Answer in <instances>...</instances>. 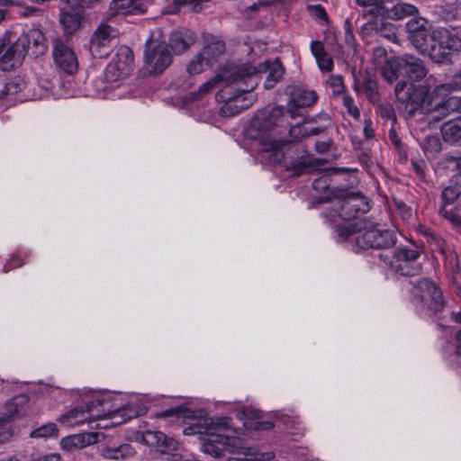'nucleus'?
<instances>
[{
	"instance_id": "obj_7",
	"label": "nucleus",
	"mask_w": 461,
	"mask_h": 461,
	"mask_svg": "<svg viewBox=\"0 0 461 461\" xmlns=\"http://www.w3.org/2000/svg\"><path fill=\"white\" fill-rule=\"evenodd\" d=\"M332 194L336 198L332 206L333 211L344 221L357 219L371 209L369 199L361 193L341 189L332 192Z\"/></svg>"
},
{
	"instance_id": "obj_51",
	"label": "nucleus",
	"mask_w": 461,
	"mask_h": 461,
	"mask_svg": "<svg viewBox=\"0 0 461 461\" xmlns=\"http://www.w3.org/2000/svg\"><path fill=\"white\" fill-rule=\"evenodd\" d=\"M439 214L456 225H461V215L456 209L447 210V206H440Z\"/></svg>"
},
{
	"instance_id": "obj_43",
	"label": "nucleus",
	"mask_w": 461,
	"mask_h": 461,
	"mask_svg": "<svg viewBox=\"0 0 461 461\" xmlns=\"http://www.w3.org/2000/svg\"><path fill=\"white\" fill-rule=\"evenodd\" d=\"M422 149L425 152L431 154L440 152L442 149L440 138L437 135L427 136L423 140Z\"/></svg>"
},
{
	"instance_id": "obj_17",
	"label": "nucleus",
	"mask_w": 461,
	"mask_h": 461,
	"mask_svg": "<svg viewBox=\"0 0 461 461\" xmlns=\"http://www.w3.org/2000/svg\"><path fill=\"white\" fill-rule=\"evenodd\" d=\"M100 438H104V435L98 432L78 433L63 438L60 445L64 450L74 451L98 442Z\"/></svg>"
},
{
	"instance_id": "obj_52",
	"label": "nucleus",
	"mask_w": 461,
	"mask_h": 461,
	"mask_svg": "<svg viewBox=\"0 0 461 461\" xmlns=\"http://www.w3.org/2000/svg\"><path fill=\"white\" fill-rule=\"evenodd\" d=\"M289 136L292 141H297L307 137V128L303 127L300 123L292 125L289 130Z\"/></svg>"
},
{
	"instance_id": "obj_57",
	"label": "nucleus",
	"mask_w": 461,
	"mask_h": 461,
	"mask_svg": "<svg viewBox=\"0 0 461 461\" xmlns=\"http://www.w3.org/2000/svg\"><path fill=\"white\" fill-rule=\"evenodd\" d=\"M413 171L416 173L418 176L420 178L425 177V167L426 163L423 159H411V161Z\"/></svg>"
},
{
	"instance_id": "obj_47",
	"label": "nucleus",
	"mask_w": 461,
	"mask_h": 461,
	"mask_svg": "<svg viewBox=\"0 0 461 461\" xmlns=\"http://www.w3.org/2000/svg\"><path fill=\"white\" fill-rule=\"evenodd\" d=\"M342 103L344 107L347 109L348 115L358 121L360 119L361 113L358 107L355 104L353 97L345 94L342 98Z\"/></svg>"
},
{
	"instance_id": "obj_32",
	"label": "nucleus",
	"mask_w": 461,
	"mask_h": 461,
	"mask_svg": "<svg viewBox=\"0 0 461 461\" xmlns=\"http://www.w3.org/2000/svg\"><path fill=\"white\" fill-rule=\"evenodd\" d=\"M136 9L135 0H113L107 11L106 21L119 14H127Z\"/></svg>"
},
{
	"instance_id": "obj_63",
	"label": "nucleus",
	"mask_w": 461,
	"mask_h": 461,
	"mask_svg": "<svg viewBox=\"0 0 461 461\" xmlns=\"http://www.w3.org/2000/svg\"><path fill=\"white\" fill-rule=\"evenodd\" d=\"M364 135L367 140L375 137V131L372 127V122L370 120L365 121Z\"/></svg>"
},
{
	"instance_id": "obj_48",
	"label": "nucleus",
	"mask_w": 461,
	"mask_h": 461,
	"mask_svg": "<svg viewBox=\"0 0 461 461\" xmlns=\"http://www.w3.org/2000/svg\"><path fill=\"white\" fill-rule=\"evenodd\" d=\"M378 112L382 119L390 121L392 126H394V124L397 122V117L394 109L393 108L392 105L379 104Z\"/></svg>"
},
{
	"instance_id": "obj_49",
	"label": "nucleus",
	"mask_w": 461,
	"mask_h": 461,
	"mask_svg": "<svg viewBox=\"0 0 461 461\" xmlns=\"http://www.w3.org/2000/svg\"><path fill=\"white\" fill-rule=\"evenodd\" d=\"M328 83L334 95H339L345 92L346 86L342 76L331 75Z\"/></svg>"
},
{
	"instance_id": "obj_8",
	"label": "nucleus",
	"mask_w": 461,
	"mask_h": 461,
	"mask_svg": "<svg viewBox=\"0 0 461 461\" xmlns=\"http://www.w3.org/2000/svg\"><path fill=\"white\" fill-rule=\"evenodd\" d=\"M397 243L396 232L379 229L378 224L364 219L361 234L356 236V244L361 249H388Z\"/></svg>"
},
{
	"instance_id": "obj_11",
	"label": "nucleus",
	"mask_w": 461,
	"mask_h": 461,
	"mask_svg": "<svg viewBox=\"0 0 461 461\" xmlns=\"http://www.w3.org/2000/svg\"><path fill=\"white\" fill-rule=\"evenodd\" d=\"M352 77L353 89L357 95H365L367 100L373 104L381 102L376 77L371 70L366 69L364 73H362L360 71L357 72L356 68H353Z\"/></svg>"
},
{
	"instance_id": "obj_41",
	"label": "nucleus",
	"mask_w": 461,
	"mask_h": 461,
	"mask_svg": "<svg viewBox=\"0 0 461 461\" xmlns=\"http://www.w3.org/2000/svg\"><path fill=\"white\" fill-rule=\"evenodd\" d=\"M461 111V97L450 96L434 104L433 110Z\"/></svg>"
},
{
	"instance_id": "obj_24",
	"label": "nucleus",
	"mask_w": 461,
	"mask_h": 461,
	"mask_svg": "<svg viewBox=\"0 0 461 461\" xmlns=\"http://www.w3.org/2000/svg\"><path fill=\"white\" fill-rule=\"evenodd\" d=\"M221 432L222 431H216L214 434H207L211 438L203 444L204 452L215 457L222 455L224 446L227 444L229 438L222 435Z\"/></svg>"
},
{
	"instance_id": "obj_38",
	"label": "nucleus",
	"mask_w": 461,
	"mask_h": 461,
	"mask_svg": "<svg viewBox=\"0 0 461 461\" xmlns=\"http://www.w3.org/2000/svg\"><path fill=\"white\" fill-rule=\"evenodd\" d=\"M461 194V185L458 184L450 185L445 187L441 192L442 204L447 206L453 204Z\"/></svg>"
},
{
	"instance_id": "obj_21",
	"label": "nucleus",
	"mask_w": 461,
	"mask_h": 461,
	"mask_svg": "<svg viewBox=\"0 0 461 461\" xmlns=\"http://www.w3.org/2000/svg\"><path fill=\"white\" fill-rule=\"evenodd\" d=\"M27 403L28 400L25 396L14 397L2 407L0 417L5 418V421L10 424L13 419L24 413V407Z\"/></svg>"
},
{
	"instance_id": "obj_34",
	"label": "nucleus",
	"mask_w": 461,
	"mask_h": 461,
	"mask_svg": "<svg viewBox=\"0 0 461 461\" xmlns=\"http://www.w3.org/2000/svg\"><path fill=\"white\" fill-rule=\"evenodd\" d=\"M400 56L387 59L381 67L380 72L384 80L392 84L402 76V69L399 67Z\"/></svg>"
},
{
	"instance_id": "obj_1",
	"label": "nucleus",
	"mask_w": 461,
	"mask_h": 461,
	"mask_svg": "<svg viewBox=\"0 0 461 461\" xmlns=\"http://www.w3.org/2000/svg\"><path fill=\"white\" fill-rule=\"evenodd\" d=\"M407 38L417 51L422 55H429L433 62H446L448 56L437 49L438 27L433 28L422 17H413L405 25Z\"/></svg>"
},
{
	"instance_id": "obj_16",
	"label": "nucleus",
	"mask_w": 461,
	"mask_h": 461,
	"mask_svg": "<svg viewBox=\"0 0 461 461\" xmlns=\"http://www.w3.org/2000/svg\"><path fill=\"white\" fill-rule=\"evenodd\" d=\"M93 405L94 402H92L86 404V406L74 408L61 415L57 420L66 427H74L86 422L90 423L98 416L91 414Z\"/></svg>"
},
{
	"instance_id": "obj_29",
	"label": "nucleus",
	"mask_w": 461,
	"mask_h": 461,
	"mask_svg": "<svg viewBox=\"0 0 461 461\" xmlns=\"http://www.w3.org/2000/svg\"><path fill=\"white\" fill-rule=\"evenodd\" d=\"M99 452L104 458L124 459L133 456L134 449L130 444H122L118 447L104 446Z\"/></svg>"
},
{
	"instance_id": "obj_26",
	"label": "nucleus",
	"mask_w": 461,
	"mask_h": 461,
	"mask_svg": "<svg viewBox=\"0 0 461 461\" xmlns=\"http://www.w3.org/2000/svg\"><path fill=\"white\" fill-rule=\"evenodd\" d=\"M419 14V9L411 4L400 2L387 8L384 18L399 21L408 16H415Z\"/></svg>"
},
{
	"instance_id": "obj_61",
	"label": "nucleus",
	"mask_w": 461,
	"mask_h": 461,
	"mask_svg": "<svg viewBox=\"0 0 461 461\" xmlns=\"http://www.w3.org/2000/svg\"><path fill=\"white\" fill-rule=\"evenodd\" d=\"M357 156L362 164L366 165V167H370L372 165V159L369 149H366L361 150V152H359Z\"/></svg>"
},
{
	"instance_id": "obj_56",
	"label": "nucleus",
	"mask_w": 461,
	"mask_h": 461,
	"mask_svg": "<svg viewBox=\"0 0 461 461\" xmlns=\"http://www.w3.org/2000/svg\"><path fill=\"white\" fill-rule=\"evenodd\" d=\"M320 68L323 71H331L333 68V60L326 52L325 54L316 58Z\"/></svg>"
},
{
	"instance_id": "obj_23",
	"label": "nucleus",
	"mask_w": 461,
	"mask_h": 461,
	"mask_svg": "<svg viewBox=\"0 0 461 461\" xmlns=\"http://www.w3.org/2000/svg\"><path fill=\"white\" fill-rule=\"evenodd\" d=\"M196 41L194 32L187 28H179L175 31V55L186 51Z\"/></svg>"
},
{
	"instance_id": "obj_35",
	"label": "nucleus",
	"mask_w": 461,
	"mask_h": 461,
	"mask_svg": "<svg viewBox=\"0 0 461 461\" xmlns=\"http://www.w3.org/2000/svg\"><path fill=\"white\" fill-rule=\"evenodd\" d=\"M226 50L225 42L223 41H215L206 45L201 51L202 58L206 59V66L211 67Z\"/></svg>"
},
{
	"instance_id": "obj_45",
	"label": "nucleus",
	"mask_w": 461,
	"mask_h": 461,
	"mask_svg": "<svg viewBox=\"0 0 461 461\" xmlns=\"http://www.w3.org/2000/svg\"><path fill=\"white\" fill-rule=\"evenodd\" d=\"M192 13H200L203 9L202 0H175V14L182 8Z\"/></svg>"
},
{
	"instance_id": "obj_14",
	"label": "nucleus",
	"mask_w": 461,
	"mask_h": 461,
	"mask_svg": "<svg viewBox=\"0 0 461 461\" xmlns=\"http://www.w3.org/2000/svg\"><path fill=\"white\" fill-rule=\"evenodd\" d=\"M434 36L438 38L437 49L443 50L448 56L447 61L436 63L440 65L451 64V53L461 51V36L459 32L445 27H438V33Z\"/></svg>"
},
{
	"instance_id": "obj_39",
	"label": "nucleus",
	"mask_w": 461,
	"mask_h": 461,
	"mask_svg": "<svg viewBox=\"0 0 461 461\" xmlns=\"http://www.w3.org/2000/svg\"><path fill=\"white\" fill-rule=\"evenodd\" d=\"M432 296L429 299L428 307L435 313L440 312L446 304L443 293L440 288H432Z\"/></svg>"
},
{
	"instance_id": "obj_60",
	"label": "nucleus",
	"mask_w": 461,
	"mask_h": 461,
	"mask_svg": "<svg viewBox=\"0 0 461 461\" xmlns=\"http://www.w3.org/2000/svg\"><path fill=\"white\" fill-rule=\"evenodd\" d=\"M388 138L395 149L401 148V146H403V144L401 140V138L399 137V135L397 134V132L394 129V126H392V128L390 129L389 133H388Z\"/></svg>"
},
{
	"instance_id": "obj_33",
	"label": "nucleus",
	"mask_w": 461,
	"mask_h": 461,
	"mask_svg": "<svg viewBox=\"0 0 461 461\" xmlns=\"http://www.w3.org/2000/svg\"><path fill=\"white\" fill-rule=\"evenodd\" d=\"M141 441L149 447H158V450L165 454L167 447V437L161 431L147 430L141 435Z\"/></svg>"
},
{
	"instance_id": "obj_15",
	"label": "nucleus",
	"mask_w": 461,
	"mask_h": 461,
	"mask_svg": "<svg viewBox=\"0 0 461 461\" xmlns=\"http://www.w3.org/2000/svg\"><path fill=\"white\" fill-rule=\"evenodd\" d=\"M318 95L314 90L296 87L292 92V98L286 113L291 118L299 116V109L313 105L318 100Z\"/></svg>"
},
{
	"instance_id": "obj_40",
	"label": "nucleus",
	"mask_w": 461,
	"mask_h": 461,
	"mask_svg": "<svg viewBox=\"0 0 461 461\" xmlns=\"http://www.w3.org/2000/svg\"><path fill=\"white\" fill-rule=\"evenodd\" d=\"M306 10L311 17L321 24H329V16L321 5H308Z\"/></svg>"
},
{
	"instance_id": "obj_44",
	"label": "nucleus",
	"mask_w": 461,
	"mask_h": 461,
	"mask_svg": "<svg viewBox=\"0 0 461 461\" xmlns=\"http://www.w3.org/2000/svg\"><path fill=\"white\" fill-rule=\"evenodd\" d=\"M435 90L437 93H438L440 91H459V90H461V68L452 76V77L448 83L438 86L435 88Z\"/></svg>"
},
{
	"instance_id": "obj_5",
	"label": "nucleus",
	"mask_w": 461,
	"mask_h": 461,
	"mask_svg": "<svg viewBox=\"0 0 461 461\" xmlns=\"http://www.w3.org/2000/svg\"><path fill=\"white\" fill-rule=\"evenodd\" d=\"M244 87V84L232 83V85L225 86L221 91L217 92L215 95L217 102L224 103L220 109L221 116H234L252 106L257 99L256 95L251 93L253 90L246 92L240 90Z\"/></svg>"
},
{
	"instance_id": "obj_6",
	"label": "nucleus",
	"mask_w": 461,
	"mask_h": 461,
	"mask_svg": "<svg viewBox=\"0 0 461 461\" xmlns=\"http://www.w3.org/2000/svg\"><path fill=\"white\" fill-rule=\"evenodd\" d=\"M145 68L149 74L163 72L172 61L170 46L160 32H154L146 41L144 50Z\"/></svg>"
},
{
	"instance_id": "obj_59",
	"label": "nucleus",
	"mask_w": 461,
	"mask_h": 461,
	"mask_svg": "<svg viewBox=\"0 0 461 461\" xmlns=\"http://www.w3.org/2000/svg\"><path fill=\"white\" fill-rule=\"evenodd\" d=\"M396 210L402 214V218L411 216V208L402 201L394 200Z\"/></svg>"
},
{
	"instance_id": "obj_36",
	"label": "nucleus",
	"mask_w": 461,
	"mask_h": 461,
	"mask_svg": "<svg viewBox=\"0 0 461 461\" xmlns=\"http://www.w3.org/2000/svg\"><path fill=\"white\" fill-rule=\"evenodd\" d=\"M391 268L404 276H414L421 273L422 267L416 262H394L390 263Z\"/></svg>"
},
{
	"instance_id": "obj_50",
	"label": "nucleus",
	"mask_w": 461,
	"mask_h": 461,
	"mask_svg": "<svg viewBox=\"0 0 461 461\" xmlns=\"http://www.w3.org/2000/svg\"><path fill=\"white\" fill-rule=\"evenodd\" d=\"M204 64L206 65V59L202 58L200 53L195 59L192 60L186 68V71L190 75H196L203 71Z\"/></svg>"
},
{
	"instance_id": "obj_4",
	"label": "nucleus",
	"mask_w": 461,
	"mask_h": 461,
	"mask_svg": "<svg viewBox=\"0 0 461 461\" xmlns=\"http://www.w3.org/2000/svg\"><path fill=\"white\" fill-rule=\"evenodd\" d=\"M394 94L397 100L405 104L409 116H413L419 110L428 113L433 110L434 104L429 101V87L427 86H415L408 81H400L396 84Z\"/></svg>"
},
{
	"instance_id": "obj_28",
	"label": "nucleus",
	"mask_w": 461,
	"mask_h": 461,
	"mask_svg": "<svg viewBox=\"0 0 461 461\" xmlns=\"http://www.w3.org/2000/svg\"><path fill=\"white\" fill-rule=\"evenodd\" d=\"M363 225L364 220L348 224H335L333 228L338 241H347L351 236L361 234Z\"/></svg>"
},
{
	"instance_id": "obj_31",
	"label": "nucleus",
	"mask_w": 461,
	"mask_h": 461,
	"mask_svg": "<svg viewBox=\"0 0 461 461\" xmlns=\"http://www.w3.org/2000/svg\"><path fill=\"white\" fill-rule=\"evenodd\" d=\"M356 3L359 6L369 8L368 14L378 19L384 18L387 5L393 4V0H356Z\"/></svg>"
},
{
	"instance_id": "obj_18",
	"label": "nucleus",
	"mask_w": 461,
	"mask_h": 461,
	"mask_svg": "<svg viewBox=\"0 0 461 461\" xmlns=\"http://www.w3.org/2000/svg\"><path fill=\"white\" fill-rule=\"evenodd\" d=\"M321 165V160L308 153L296 158L285 160V167L287 171H292L294 176L309 174Z\"/></svg>"
},
{
	"instance_id": "obj_27",
	"label": "nucleus",
	"mask_w": 461,
	"mask_h": 461,
	"mask_svg": "<svg viewBox=\"0 0 461 461\" xmlns=\"http://www.w3.org/2000/svg\"><path fill=\"white\" fill-rule=\"evenodd\" d=\"M266 69L267 76L265 81V88H273L283 77L285 73V68L279 59H276L274 61L266 62Z\"/></svg>"
},
{
	"instance_id": "obj_2",
	"label": "nucleus",
	"mask_w": 461,
	"mask_h": 461,
	"mask_svg": "<svg viewBox=\"0 0 461 461\" xmlns=\"http://www.w3.org/2000/svg\"><path fill=\"white\" fill-rule=\"evenodd\" d=\"M259 77L256 68L249 64L238 65L230 68H224L221 73L200 86L196 97H203L221 81H225L226 86L232 85V83L244 84L245 87L240 89V91L254 90L258 85Z\"/></svg>"
},
{
	"instance_id": "obj_46",
	"label": "nucleus",
	"mask_w": 461,
	"mask_h": 461,
	"mask_svg": "<svg viewBox=\"0 0 461 461\" xmlns=\"http://www.w3.org/2000/svg\"><path fill=\"white\" fill-rule=\"evenodd\" d=\"M58 428L55 423H48L32 430L30 434L32 438H48L57 436Z\"/></svg>"
},
{
	"instance_id": "obj_13",
	"label": "nucleus",
	"mask_w": 461,
	"mask_h": 461,
	"mask_svg": "<svg viewBox=\"0 0 461 461\" xmlns=\"http://www.w3.org/2000/svg\"><path fill=\"white\" fill-rule=\"evenodd\" d=\"M399 67L402 69V76L410 83L420 82L428 74L425 62L419 57L413 55L400 56Z\"/></svg>"
},
{
	"instance_id": "obj_19",
	"label": "nucleus",
	"mask_w": 461,
	"mask_h": 461,
	"mask_svg": "<svg viewBox=\"0 0 461 461\" xmlns=\"http://www.w3.org/2000/svg\"><path fill=\"white\" fill-rule=\"evenodd\" d=\"M27 53L31 51L33 56L42 55L47 50L44 34L39 30H31L26 35L18 38Z\"/></svg>"
},
{
	"instance_id": "obj_3",
	"label": "nucleus",
	"mask_w": 461,
	"mask_h": 461,
	"mask_svg": "<svg viewBox=\"0 0 461 461\" xmlns=\"http://www.w3.org/2000/svg\"><path fill=\"white\" fill-rule=\"evenodd\" d=\"M175 419L189 420V426L185 428V435L214 434L216 431L231 430L230 417H203V411H193L185 406L175 407ZM185 422V420H183Z\"/></svg>"
},
{
	"instance_id": "obj_9",
	"label": "nucleus",
	"mask_w": 461,
	"mask_h": 461,
	"mask_svg": "<svg viewBox=\"0 0 461 461\" xmlns=\"http://www.w3.org/2000/svg\"><path fill=\"white\" fill-rule=\"evenodd\" d=\"M118 36L117 29L106 23H102L94 31L91 39L89 50L93 58L104 59L112 50V41Z\"/></svg>"
},
{
	"instance_id": "obj_55",
	"label": "nucleus",
	"mask_w": 461,
	"mask_h": 461,
	"mask_svg": "<svg viewBox=\"0 0 461 461\" xmlns=\"http://www.w3.org/2000/svg\"><path fill=\"white\" fill-rule=\"evenodd\" d=\"M7 94L15 95L22 91L23 81L20 77H14L7 80Z\"/></svg>"
},
{
	"instance_id": "obj_22",
	"label": "nucleus",
	"mask_w": 461,
	"mask_h": 461,
	"mask_svg": "<svg viewBox=\"0 0 461 461\" xmlns=\"http://www.w3.org/2000/svg\"><path fill=\"white\" fill-rule=\"evenodd\" d=\"M330 176L329 175H322L312 182V188L314 191L324 194L323 196L316 197L312 200V204H321L327 203L330 200L331 197L335 198V195L332 194V192H335L337 190H339V188H330Z\"/></svg>"
},
{
	"instance_id": "obj_62",
	"label": "nucleus",
	"mask_w": 461,
	"mask_h": 461,
	"mask_svg": "<svg viewBox=\"0 0 461 461\" xmlns=\"http://www.w3.org/2000/svg\"><path fill=\"white\" fill-rule=\"evenodd\" d=\"M332 143L333 142L331 140L317 141L315 143V149L318 153L324 154L330 149Z\"/></svg>"
},
{
	"instance_id": "obj_58",
	"label": "nucleus",
	"mask_w": 461,
	"mask_h": 461,
	"mask_svg": "<svg viewBox=\"0 0 461 461\" xmlns=\"http://www.w3.org/2000/svg\"><path fill=\"white\" fill-rule=\"evenodd\" d=\"M311 51L315 59L326 53L324 44L321 41H312Z\"/></svg>"
},
{
	"instance_id": "obj_64",
	"label": "nucleus",
	"mask_w": 461,
	"mask_h": 461,
	"mask_svg": "<svg viewBox=\"0 0 461 461\" xmlns=\"http://www.w3.org/2000/svg\"><path fill=\"white\" fill-rule=\"evenodd\" d=\"M275 427L272 421H258L255 423L256 429L267 430Z\"/></svg>"
},
{
	"instance_id": "obj_53",
	"label": "nucleus",
	"mask_w": 461,
	"mask_h": 461,
	"mask_svg": "<svg viewBox=\"0 0 461 461\" xmlns=\"http://www.w3.org/2000/svg\"><path fill=\"white\" fill-rule=\"evenodd\" d=\"M4 417H0V443L9 440L13 436V430Z\"/></svg>"
},
{
	"instance_id": "obj_42",
	"label": "nucleus",
	"mask_w": 461,
	"mask_h": 461,
	"mask_svg": "<svg viewBox=\"0 0 461 461\" xmlns=\"http://www.w3.org/2000/svg\"><path fill=\"white\" fill-rule=\"evenodd\" d=\"M417 290L420 292V299L421 301L427 303L429 299L432 296V288H439L434 282L429 279H421L418 282Z\"/></svg>"
},
{
	"instance_id": "obj_30",
	"label": "nucleus",
	"mask_w": 461,
	"mask_h": 461,
	"mask_svg": "<svg viewBox=\"0 0 461 461\" xmlns=\"http://www.w3.org/2000/svg\"><path fill=\"white\" fill-rule=\"evenodd\" d=\"M384 19L385 18H378L376 21L371 23V29L375 30L378 36L392 42H395L397 41V28L393 23L385 22Z\"/></svg>"
},
{
	"instance_id": "obj_37",
	"label": "nucleus",
	"mask_w": 461,
	"mask_h": 461,
	"mask_svg": "<svg viewBox=\"0 0 461 461\" xmlns=\"http://www.w3.org/2000/svg\"><path fill=\"white\" fill-rule=\"evenodd\" d=\"M420 256V252L418 249H409L407 247L397 248L393 251L394 262H417Z\"/></svg>"
},
{
	"instance_id": "obj_20",
	"label": "nucleus",
	"mask_w": 461,
	"mask_h": 461,
	"mask_svg": "<svg viewBox=\"0 0 461 461\" xmlns=\"http://www.w3.org/2000/svg\"><path fill=\"white\" fill-rule=\"evenodd\" d=\"M27 54V50L23 48V43L17 40L13 43L2 56L4 69L14 68L22 64L23 59Z\"/></svg>"
},
{
	"instance_id": "obj_25",
	"label": "nucleus",
	"mask_w": 461,
	"mask_h": 461,
	"mask_svg": "<svg viewBox=\"0 0 461 461\" xmlns=\"http://www.w3.org/2000/svg\"><path fill=\"white\" fill-rule=\"evenodd\" d=\"M83 16L78 12L68 11L61 12L59 23L65 32V36H70L79 30Z\"/></svg>"
},
{
	"instance_id": "obj_12",
	"label": "nucleus",
	"mask_w": 461,
	"mask_h": 461,
	"mask_svg": "<svg viewBox=\"0 0 461 461\" xmlns=\"http://www.w3.org/2000/svg\"><path fill=\"white\" fill-rule=\"evenodd\" d=\"M52 54L55 64L66 73L72 75L77 70V59L66 39L59 37L53 40Z\"/></svg>"
},
{
	"instance_id": "obj_10",
	"label": "nucleus",
	"mask_w": 461,
	"mask_h": 461,
	"mask_svg": "<svg viewBox=\"0 0 461 461\" xmlns=\"http://www.w3.org/2000/svg\"><path fill=\"white\" fill-rule=\"evenodd\" d=\"M133 68V53L126 46L118 49L116 55L105 68L107 81L114 82L127 77Z\"/></svg>"
},
{
	"instance_id": "obj_54",
	"label": "nucleus",
	"mask_w": 461,
	"mask_h": 461,
	"mask_svg": "<svg viewBox=\"0 0 461 461\" xmlns=\"http://www.w3.org/2000/svg\"><path fill=\"white\" fill-rule=\"evenodd\" d=\"M285 113L288 114L283 107L276 106L269 112L268 121L274 125H278L279 120L283 119L285 116Z\"/></svg>"
}]
</instances>
